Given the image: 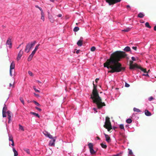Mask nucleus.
<instances>
[{
	"label": "nucleus",
	"instance_id": "1",
	"mask_svg": "<svg viewBox=\"0 0 156 156\" xmlns=\"http://www.w3.org/2000/svg\"><path fill=\"white\" fill-rule=\"evenodd\" d=\"M113 57H111L110 60H108L104 64V67L111 69L109 72L112 73L124 70L125 68L122 67L121 64L117 60L119 61L120 59L126 57L127 55L123 52L116 51L113 53Z\"/></svg>",
	"mask_w": 156,
	"mask_h": 156
},
{
	"label": "nucleus",
	"instance_id": "2",
	"mask_svg": "<svg viewBox=\"0 0 156 156\" xmlns=\"http://www.w3.org/2000/svg\"><path fill=\"white\" fill-rule=\"evenodd\" d=\"M94 88L92 94L90 95V98L92 99V102L95 104L98 108L100 109L103 106H105L104 102L101 101V98L99 96L98 92L96 85L93 83Z\"/></svg>",
	"mask_w": 156,
	"mask_h": 156
},
{
	"label": "nucleus",
	"instance_id": "3",
	"mask_svg": "<svg viewBox=\"0 0 156 156\" xmlns=\"http://www.w3.org/2000/svg\"><path fill=\"white\" fill-rule=\"evenodd\" d=\"M105 122L104 125V127L107 129L108 131L110 132L111 129H112V127L111 125V123L109 120V118L108 117H106Z\"/></svg>",
	"mask_w": 156,
	"mask_h": 156
},
{
	"label": "nucleus",
	"instance_id": "4",
	"mask_svg": "<svg viewBox=\"0 0 156 156\" xmlns=\"http://www.w3.org/2000/svg\"><path fill=\"white\" fill-rule=\"evenodd\" d=\"M36 43V41H34L28 43L26 46L25 51L27 53H28L30 49L35 45Z\"/></svg>",
	"mask_w": 156,
	"mask_h": 156
},
{
	"label": "nucleus",
	"instance_id": "5",
	"mask_svg": "<svg viewBox=\"0 0 156 156\" xmlns=\"http://www.w3.org/2000/svg\"><path fill=\"white\" fill-rule=\"evenodd\" d=\"M8 119V123H10L12 122V118L13 116L12 113L9 111H8L6 112Z\"/></svg>",
	"mask_w": 156,
	"mask_h": 156
},
{
	"label": "nucleus",
	"instance_id": "6",
	"mask_svg": "<svg viewBox=\"0 0 156 156\" xmlns=\"http://www.w3.org/2000/svg\"><path fill=\"white\" fill-rule=\"evenodd\" d=\"M88 146L90 149V153L91 154H94L96 153V151L93 149V144L92 143H90L88 144Z\"/></svg>",
	"mask_w": 156,
	"mask_h": 156
},
{
	"label": "nucleus",
	"instance_id": "7",
	"mask_svg": "<svg viewBox=\"0 0 156 156\" xmlns=\"http://www.w3.org/2000/svg\"><path fill=\"white\" fill-rule=\"evenodd\" d=\"M56 137H55L54 138L51 140L49 142L48 145L49 146L52 147L54 146L55 145V141Z\"/></svg>",
	"mask_w": 156,
	"mask_h": 156
},
{
	"label": "nucleus",
	"instance_id": "8",
	"mask_svg": "<svg viewBox=\"0 0 156 156\" xmlns=\"http://www.w3.org/2000/svg\"><path fill=\"white\" fill-rule=\"evenodd\" d=\"M7 108L6 107V105L5 104L4 106L3 107L2 110V116L3 117H6V111L7 110Z\"/></svg>",
	"mask_w": 156,
	"mask_h": 156
},
{
	"label": "nucleus",
	"instance_id": "9",
	"mask_svg": "<svg viewBox=\"0 0 156 156\" xmlns=\"http://www.w3.org/2000/svg\"><path fill=\"white\" fill-rule=\"evenodd\" d=\"M121 0H110L109 5H113L114 4L120 2Z\"/></svg>",
	"mask_w": 156,
	"mask_h": 156
},
{
	"label": "nucleus",
	"instance_id": "10",
	"mask_svg": "<svg viewBox=\"0 0 156 156\" xmlns=\"http://www.w3.org/2000/svg\"><path fill=\"white\" fill-rule=\"evenodd\" d=\"M136 68H139V67L138 66V65L136 64H131L129 65V69H134Z\"/></svg>",
	"mask_w": 156,
	"mask_h": 156
},
{
	"label": "nucleus",
	"instance_id": "11",
	"mask_svg": "<svg viewBox=\"0 0 156 156\" xmlns=\"http://www.w3.org/2000/svg\"><path fill=\"white\" fill-rule=\"evenodd\" d=\"M6 44L7 45H9V48H11L12 47V43L11 42V38L9 37L7 40L6 42Z\"/></svg>",
	"mask_w": 156,
	"mask_h": 156
},
{
	"label": "nucleus",
	"instance_id": "12",
	"mask_svg": "<svg viewBox=\"0 0 156 156\" xmlns=\"http://www.w3.org/2000/svg\"><path fill=\"white\" fill-rule=\"evenodd\" d=\"M23 54V51H22V50H20L19 52L17 58V60H19L21 58L22 55Z\"/></svg>",
	"mask_w": 156,
	"mask_h": 156
},
{
	"label": "nucleus",
	"instance_id": "13",
	"mask_svg": "<svg viewBox=\"0 0 156 156\" xmlns=\"http://www.w3.org/2000/svg\"><path fill=\"white\" fill-rule=\"evenodd\" d=\"M144 112L145 115L147 116H149L151 115V113L147 110H145Z\"/></svg>",
	"mask_w": 156,
	"mask_h": 156
},
{
	"label": "nucleus",
	"instance_id": "14",
	"mask_svg": "<svg viewBox=\"0 0 156 156\" xmlns=\"http://www.w3.org/2000/svg\"><path fill=\"white\" fill-rule=\"evenodd\" d=\"M145 15L143 12H140L138 15V17L140 18H142Z\"/></svg>",
	"mask_w": 156,
	"mask_h": 156
},
{
	"label": "nucleus",
	"instance_id": "15",
	"mask_svg": "<svg viewBox=\"0 0 156 156\" xmlns=\"http://www.w3.org/2000/svg\"><path fill=\"white\" fill-rule=\"evenodd\" d=\"M30 114L37 117L38 118H39L40 117V116L38 113H36L34 112H30Z\"/></svg>",
	"mask_w": 156,
	"mask_h": 156
},
{
	"label": "nucleus",
	"instance_id": "16",
	"mask_svg": "<svg viewBox=\"0 0 156 156\" xmlns=\"http://www.w3.org/2000/svg\"><path fill=\"white\" fill-rule=\"evenodd\" d=\"M105 135L106 138V140L108 142H109L110 141V138L107 135H106L105 134Z\"/></svg>",
	"mask_w": 156,
	"mask_h": 156
},
{
	"label": "nucleus",
	"instance_id": "17",
	"mask_svg": "<svg viewBox=\"0 0 156 156\" xmlns=\"http://www.w3.org/2000/svg\"><path fill=\"white\" fill-rule=\"evenodd\" d=\"M12 151L14 153V156H17L18 155V152L14 147L12 148Z\"/></svg>",
	"mask_w": 156,
	"mask_h": 156
},
{
	"label": "nucleus",
	"instance_id": "18",
	"mask_svg": "<svg viewBox=\"0 0 156 156\" xmlns=\"http://www.w3.org/2000/svg\"><path fill=\"white\" fill-rule=\"evenodd\" d=\"M77 44L79 46H81L82 45V41L81 40H79L77 43Z\"/></svg>",
	"mask_w": 156,
	"mask_h": 156
},
{
	"label": "nucleus",
	"instance_id": "19",
	"mask_svg": "<svg viewBox=\"0 0 156 156\" xmlns=\"http://www.w3.org/2000/svg\"><path fill=\"white\" fill-rule=\"evenodd\" d=\"M101 147L105 149L107 147V145L104 143H102L101 144Z\"/></svg>",
	"mask_w": 156,
	"mask_h": 156
},
{
	"label": "nucleus",
	"instance_id": "20",
	"mask_svg": "<svg viewBox=\"0 0 156 156\" xmlns=\"http://www.w3.org/2000/svg\"><path fill=\"white\" fill-rule=\"evenodd\" d=\"M15 67V64L13 62H12L10 66V69H13Z\"/></svg>",
	"mask_w": 156,
	"mask_h": 156
},
{
	"label": "nucleus",
	"instance_id": "21",
	"mask_svg": "<svg viewBox=\"0 0 156 156\" xmlns=\"http://www.w3.org/2000/svg\"><path fill=\"white\" fill-rule=\"evenodd\" d=\"M124 50L126 51H129L130 50V48L129 46L126 47L124 49Z\"/></svg>",
	"mask_w": 156,
	"mask_h": 156
},
{
	"label": "nucleus",
	"instance_id": "22",
	"mask_svg": "<svg viewBox=\"0 0 156 156\" xmlns=\"http://www.w3.org/2000/svg\"><path fill=\"white\" fill-rule=\"evenodd\" d=\"M133 110L134 111L136 112H141L140 109L136 108H133Z\"/></svg>",
	"mask_w": 156,
	"mask_h": 156
},
{
	"label": "nucleus",
	"instance_id": "23",
	"mask_svg": "<svg viewBox=\"0 0 156 156\" xmlns=\"http://www.w3.org/2000/svg\"><path fill=\"white\" fill-rule=\"evenodd\" d=\"M19 129L20 130L22 131H23L24 130V128H23V126H22L20 124H19Z\"/></svg>",
	"mask_w": 156,
	"mask_h": 156
},
{
	"label": "nucleus",
	"instance_id": "24",
	"mask_svg": "<svg viewBox=\"0 0 156 156\" xmlns=\"http://www.w3.org/2000/svg\"><path fill=\"white\" fill-rule=\"evenodd\" d=\"M41 19L44 21V13H41Z\"/></svg>",
	"mask_w": 156,
	"mask_h": 156
},
{
	"label": "nucleus",
	"instance_id": "25",
	"mask_svg": "<svg viewBox=\"0 0 156 156\" xmlns=\"http://www.w3.org/2000/svg\"><path fill=\"white\" fill-rule=\"evenodd\" d=\"M23 150L26 152L28 154H30V152L29 149L27 148H25L23 149Z\"/></svg>",
	"mask_w": 156,
	"mask_h": 156
},
{
	"label": "nucleus",
	"instance_id": "26",
	"mask_svg": "<svg viewBox=\"0 0 156 156\" xmlns=\"http://www.w3.org/2000/svg\"><path fill=\"white\" fill-rule=\"evenodd\" d=\"M132 120L130 119H128L126 120V122L129 124H130L132 122Z\"/></svg>",
	"mask_w": 156,
	"mask_h": 156
},
{
	"label": "nucleus",
	"instance_id": "27",
	"mask_svg": "<svg viewBox=\"0 0 156 156\" xmlns=\"http://www.w3.org/2000/svg\"><path fill=\"white\" fill-rule=\"evenodd\" d=\"M43 134L46 136H48V135L49 134V133L47 131L44 130L43 132Z\"/></svg>",
	"mask_w": 156,
	"mask_h": 156
},
{
	"label": "nucleus",
	"instance_id": "28",
	"mask_svg": "<svg viewBox=\"0 0 156 156\" xmlns=\"http://www.w3.org/2000/svg\"><path fill=\"white\" fill-rule=\"evenodd\" d=\"M119 127L121 129H123L124 131H125L124 125L123 124H121L119 126Z\"/></svg>",
	"mask_w": 156,
	"mask_h": 156
},
{
	"label": "nucleus",
	"instance_id": "29",
	"mask_svg": "<svg viewBox=\"0 0 156 156\" xmlns=\"http://www.w3.org/2000/svg\"><path fill=\"white\" fill-rule=\"evenodd\" d=\"M48 18H49V20H50V21L51 22V23H53L54 22V20L53 18L52 17H48Z\"/></svg>",
	"mask_w": 156,
	"mask_h": 156
},
{
	"label": "nucleus",
	"instance_id": "30",
	"mask_svg": "<svg viewBox=\"0 0 156 156\" xmlns=\"http://www.w3.org/2000/svg\"><path fill=\"white\" fill-rule=\"evenodd\" d=\"M130 30V28L129 27L126 28L125 29L123 30H122V31H123L124 32H128Z\"/></svg>",
	"mask_w": 156,
	"mask_h": 156
},
{
	"label": "nucleus",
	"instance_id": "31",
	"mask_svg": "<svg viewBox=\"0 0 156 156\" xmlns=\"http://www.w3.org/2000/svg\"><path fill=\"white\" fill-rule=\"evenodd\" d=\"M128 150L129 151L128 155H132L133 153L132 150L129 149H128Z\"/></svg>",
	"mask_w": 156,
	"mask_h": 156
},
{
	"label": "nucleus",
	"instance_id": "32",
	"mask_svg": "<svg viewBox=\"0 0 156 156\" xmlns=\"http://www.w3.org/2000/svg\"><path fill=\"white\" fill-rule=\"evenodd\" d=\"M139 69H140L141 71H142L144 72V73H147L146 70L145 69H144V68H142V67H139Z\"/></svg>",
	"mask_w": 156,
	"mask_h": 156
},
{
	"label": "nucleus",
	"instance_id": "33",
	"mask_svg": "<svg viewBox=\"0 0 156 156\" xmlns=\"http://www.w3.org/2000/svg\"><path fill=\"white\" fill-rule=\"evenodd\" d=\"M145 25L146 27L148 28H151V26L149 25V23L148 22H146L145 24Z\"/></svg>",
	"mask_w": 156,
	"mask_h": 156
},
{
	"label": "nucleus",
	"instance_id": "34",
	"mask_svg": "<svg viewBox=\"0 0 156 156\" xmlns=\"http://www.w3.org/2000/svg\"><path fill=\"white\" fill-rule=\"evenodd\" d=\"M79 30V27H75L74 29H73V31L75 32H77Z\"/></svg>",
	"mask_w": 156,
	"mask_h": 156
},
{
	"label": "nucleus",
	"instance_id": "35",
	"mask_svg": "<svg viewBox=\"0 0 156 156\" xmlns=\"http://www.w3.org/2000/svg\"><path fill=\"white\" fill-rule=\"evenodd\" d=\"M32 102H33L37 106H41V105L36 101L33 100Z\"/></svg>",
	"mask_w": 156,
	"mask_h": 156
},
{
	"label": "nucleus",
	"instance_id": "36",
	"mask_svg": "<svg viewBox=\"0 0 156 156\" xmlns=\"http://www.w3.org/2000/svg\"><path fill=\"white\" fill-rule=\"evenodd\" d=\"M9 140L10 141H12V144H11V145L12 146H13L14 145V141H13V140L12 139V138H11L10 137H9Z\"/></svg>",
	"mask_w": 156,
	"mask_h": 156
},
{
	"label": "nucleus",
	"instance_id": "37",
	"mask_svg": "<svg viewBox=\"0 0 156 156\" xmlns=\"http://www.w3.org/2000/svg\"><path fill=\"white\" fill-rule=\"evenodd\" d=\"M33 88L35 92H38L39 93L40 92V90H38L36 88V87L35 86H33Z\"/></svg>",
	"mask_w": 156,
	"mask_h": 156
},
{
	"label": "nucleus",
	"instance_id": "38",
	"mask_svg": "<svg viewBox=\"0 0 156 156\" xmlns=\"http://www.w3.org/2000/svg\"><path fill=\"white\" fill-rule=\"evenodd\" d=\"M47 137H48V138L50 139H52L54 138L53 137V136L52 135H51L50 133H49V134L48 135V136H47Z\"/></svg>",
	"mask_w": 156,
	"mask_h": 156
},
{
	"label": "nucleus",
	"instance_id": "39",
	"mask_svg": "<svg viewBox=\"0 0 156 156\" xmlns=\"http://www.w3.org/2000/svg\"><path fill=\"white\" fill-rule=\"evenodd\" d=\"M40 44H37L35 47L34 49V50L35 51H36L37 50V49H38V47H39V46H40Z\"/></svg>",
	"mask_w": 156,
	"mask_h": 156
},
{
	"label": "nucleus",
	"instance_id": "40",
	"mask_svg": "<svg viewBox=\"0 0 156 156\" xmlns=\"http://www.w3.org/2000/svg\"><path fill=\"white\" fill-rule=\"evenodd\" d=\"M96 49V48L94 46L92 47L90 49V50L91 51H94Z\"/></svg>",
	"mask_w": 156,
	"mask_h": 156
},
{
	"label": "nucleus",
	"instance_id": "41",
	"mask_svg": "<svg viewBox=\"0 0 156 156\" xmlns=\"http://www.w3.org/2000/svg\"><path fill=\"white\" fill-rule=\"evenodd\" d=\"M153 99H154V98L152 96H151L148 98V100L150 101H151Z\"/></svg>",
	"mask_w": 156,
	"mask_h": 156
},
{
	"label": "nucleus",
	"instance_id": "42",
	"mask_svg": "<svg viewBox=\"0 0 156 156\" xmlns=\"http://www.w3.org/2000/svg\"><path fill=\"white\" fill-rule=\"evenodd\" d=\"M20 100L22 104L24 105V102L23 98L20 97Z\"/></svg>",
	"mask_w": 156,
	"mask_h": 156
},
{
	"label": "nucleus",
	"instance_id": "43",
	"mask_svg": "<svg viewBox=\"0 0 156 156\" xmlns=\"http://www.w3.org/2000/svg\"><path fill=\"white\" fill-rule=\"evenodd\" d=\"M28 74L31 76H33V74L30 71H29L28 72Z\"/></svg>",
	"mask_w": 156,
	"mask_h": 156
},
{
	"label": "nucleus",
	"instance_id": "44",
	"mask_svg": "<svg viewBox=\"0 0 156 156\" xmlns=\"http://www.w3.org/2000/svg\"><path fill=\"white\" fill-rule=\"evenodd\" d=\"M35 108L37 109V110H38V111H39V112H41V111L42 110L40 108H38V107H35Z\"/></svg>",
	"mask_w": 156,
	"mask_h": 156
},
{
	"label": "nucleus",
	"instance_id": "45",
	"mask_svg": "<svg viewBox=\"0 0 156 156\" xmlns=\"http://www.w3.org/2000/svg\"><path fill=\"white\" fill-rule=\"evenodd\" d=\"M125 87H129L130 85L129 84L127 83H125Z\"/></svg>",
	"mask_w": 156,
	"mask_h": 156
},
{
	"label": "nucleus",
	"instance_id": "46",
	"mask_svg": "<svg viewBox=\"0 0 156 156\" xmlns=\"http://www.w3.org/2000/svg\"><path fill=\"white\" fill-rule=\"evenodd\" d=\"M146 73V74H142V76H149V75L147 73Z\"/></svg>",
	"mask_w": 156,
	"mask_h": 156
},
{
	"label": "nucleus",
	"instance_id": "47",
	"mask_svg": "<svg viewBox=\"0 0 156 156\" xmlns=\"http://www.w3.org/2000/svg\"><path fill=\"white\" fill-rule=\"evenodd\" d=\"M36 51L34 50L32 52V53H31V54L32 55H34V54H35V52H36Z\"/></svg>",
	"mask_w": 156,
	"mask_h": 156
},
{
	"label": "nucleus",
	"instance_id": "48",
	"mask_svg": "<svg viewBox=\"0 0 156 156\" xmlns=\"http://www.w3.org/2000/svg\"><path fill=\"white\" fill-rule=\"evenodd\" d=\"M12 69H10V71H9L10 75L11 76H12Z\"/></svg>",
	"mask_w": 156,
	"mask_h": 156
},
{
	"label": "nucleus",
	"instance_id": "49",
	"mask_svg": "<svg viewBox=\"0 0 156 156\" xmlns=\"http://www.w3.org/2000/svg\"><path fill=\"white\" fill-rule=\"evenodd\" d=\"M39 10L41 11V13H44V12H43V10L42 9V8L41 7H39V8H38Z\"/></svg>",
	"mask_w": 156,
	"mask_h": 156
},
{
	"label": "nucleus",
	"instance_id": "50",
	"mask_svg": "<svg viewBox=\"0 0 156 156\" xmlns=\"http://www.w3.org/2000/svg\"><path fill=\"white\" fill-rule=\"evenodd\" d=\"M132 49L133 50L136 51L137 50V48L136 47L133 46L132 48Z\"/></svg>",
	"mask_w": 156,
	"mask_h": 156
},
{
	"label": "nucleus",
	"instance_id": "51",
	"mask_svg": "<svg viewBox=\"0 0 156 156\" xmlns=\"http://www.w3.org/2000/svg\"><path fill=\"white\" fill-rule=\"evenodd\" d=\"M32 58H30V57L29 56V57H28V59H27V60L29 62H30V61H31V60H32Z\"/></svg>",
	"mask_w": 156,
	"mask_h": 156
},
{
	"label": "nucleus",
	"instance_id": "52",
	"mask_svg": "<svg viewBox=\"0 0 156 156\" xmlns=\"http://www.w3.org/2000/svg\"><path fill=\"white\" fill-rule=\"evenodd\" d=\"M131 59H132V60H133V61H135L136 60V58L134 57H132L131 58Z\"/></svg>",
	"mask_w": 156,
	"mask_h": 156
},
{
	"label": "nucleus",
	"instance_id": "53",
	"mask_svg": "<svg viewBox=\"0 0 156 156\" xmlns=\"http://www.w3.org/2000/svg\"><path fill=\"white\" fill-rule=\"evenodd\" d=\"M34 94L36 96V97H39V95L38 94H36L35 93H34Z\"/></svg>",
	"mask_w": 156,
	"mask_h": 156
},
{
	"label": "nucleus",
	"instance_id": "54",
	"mask_svg": "<svg viewBox=\"0 0 156 156\" xmlns=\"http://www.w3.org/2000/svg\"><path fill=\"white\" fill-rule=\"evenodd\" d=\"M57 16L59 17H61L62 16V15L61 14H59Z\"/></svg>",
	"mask_w": 156,
	"mask_h": 156
},
{
	"label": "nucleus",
	"instance_id": "55",
	"mask_svg": "<svg viewBox=\"0 0 156 156\" xmlns=\"http://www.w3.org/2000/svg\"><path fill=\"white\" fill-rule=\"evenodd\" d=\"M93 109L94 110V111L96 112V113L97 112V111H96L97 110V108H94Z\"/></svg>",
	"mask_w": 156,
	"mask_h": 156
},
{
	"label": "nucleus",
	"instance_id": "56",
	"mask_svg": "<svg viewBox=\"0 0 156 156\" xmlns=\"http://www.w3.org/2000/svg\"><path fill=\"white\" fill-rule=\"evenodd\" d=\"M33 56H34V55H31V54H30V55H29V57H30V58H33Z\"/></svg>",
	"mask_w": 156,
	"mask_h": 156
},
{
	"label": "nucleus",
	"instance_id": "57",
	"mask_svg": "<svg viewBox=\"0 0 156 156\" xmlns=\"http://www.w3.org/2000/svg\"><path fill=\"white\" fill-rule=\"evenodd\" d=\"M80 52V50H78L76 51V53L77 54H78Z\"/></svg>",
	"mask_w": 156,
	"mask_h": 156
},
{
	"label": "nucleus",
	"instance_id": "58",
	"mask_svg": "<svg viewBox=\"0 0 156 156\" xmlns=\"http://www.w3.org/2000/svg\"><path fill=\"white\" fill-rule=\"evenodd\" d=\"M99 80V78H96V79L95 80L96 82L97 83Z\"/></svg>",
	"mask_w": 156,
	"mask_h": 156
},
{
	"label": "nucleus",
	"instance_id": "59",
	"mask_svg": "<svg viewBox=\"0 0 156 156\" xmlns=\"http://www.w3.org/2000/svg\"><path fill=\"white\" fill-rule=\"evenodd\" d=\"M106 1V2L108 3L109 4V2L110 0H105Z\"/></svg>",
	"mask_w": 156,
	"mask_h": 156
},
{
	"label": "nucleus",
	"instance_id": "60",
	"mask_svg": "<svg viewBox=\"0 0 156 156\" xmlns=\"http://www.w3.org/2000/svg\"><path fill=\"white\" fill-rule=\"evenodd\" d=\"M123 153V152L122 151L120 152L119 153H118V154H119V155H120V154H122Z\"/></svg>",
	"mask_w": 156,
	"mask_h": 156
},
{
	"label": "nucleus",
	"instance_id": "61",
	"mask_svg": "<svg viewBox=\"0 0 156 156\" xmlns=\"http://www.w3.org/2000/svg\"><path fill=\"white\" fill-rule=\"evenodd\" d=\"M154 31H156V25L154 27Z\"/></svg>",
	"mask_w": 156,
	"mask_h": 156
},
{
	"label": "nucleus",
	"instance_id": "62",
	"mask_svg": "<svg viewBox=\"0 0 156 156\" xmlns=\"http://www.w3.org/2000/svg\"><path fill=\"white\" fill-rule=\"evenodd\" d=\"M12 86V87H14V86L13 85H12L11 83H10V84H9V87H11Z\"/></svg>",
	"mask_w": 156,
	"mask_h": 156
},
{
	"label": "nucleus",
	"instance_id": "63",
	"mask_svg": "<svg viewBox=\"0 0 156 156\" xmlns=\"http://www.w3.org/2000/svg\"><path fill=\"white\" fill-rule=\"evenodd\" d=\"M119 154H116L112 156H119Z\"/></svg>",
	"mask_w": 156,
	"mask_h": 156
},
{
	"label": "nucleus",
	"instance_id": "64",
	"mask_svg": "<svg viewBox=\"0 0 156 156\" xmlns=\"http://www.w3.org/2000/svg\"><path fill=\"white\" fill-rule=\"evenodd\" d=\"M117 127L115 126L113 127V128H112V129H113L115 130L116 128Z\"/></svg>",
	"mask_w": 156,
	"mask_h": 156
}]
</instances>
